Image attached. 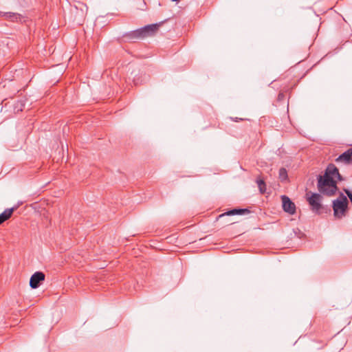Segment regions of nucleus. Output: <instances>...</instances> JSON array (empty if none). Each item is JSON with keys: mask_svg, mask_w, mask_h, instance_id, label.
Instances as JSON below:
<instances>
[{"mask_svg": "<svg viewBox=\"0 0 352 352\" xmlns=\"http://www.w3.org/2000/svg\"><path fill=\"white\" fill-rule=\"evenodd\" d=\"M335 178L340 181L343 180L338 168L331 164L327 166L323 175L318 176L317 187L320 194L331 197L336 193L338 188Z\"/></svg>", "mask_w": 352, "mask_h": 352, "instance_id": "1", "label": "nucleus"}, {"mask_svg": "<svg viewBox=\"0 0 352 352\" xmlns=\"http://www.w3.org/2000/svg\"><path fill=\"white\" fill-rule=\"evenodd\" d=\"M162 23L150 24L134 31L124 34V36L130 40L144 38L154 35L158 30Z\"/></svg>", "mask_w": 352, "mask_h": 352, "instance_id": "2", "label": "nucleus"}, {"mask_svg": "<svg viewBox=\"0 0 352 352\" xmlns=\"http://www.w3.org/2000/svg\"><path fill=\"white\" fill-rule=\"evenodd\" d=\"M349 201L347 197L340 192L339 197L333 201V215L337 219H342L346 215L348 210Z\"/></svg>", "mask_w": 352, "mask_h": 352, "instance_id": "3", "label": "nucleus"}, {"mask_svg": "<svg viewBox=\"0 0 352 352\" xmlns=\"http://www.w3.org/2000/svg\"><path fill=\"white\" fill-rule=\"evenodd\" d=\"M322 195L319 193H312L310 197L307 198V201L311 207V210L319 214L320 209L322 208L321 204Z\"/></svg>", "mask_w": 352, "mask_h": 352, "instance_id": "4", "label": "nucleus"}, {"mask_svg": "<svg viewBox=\"0 0 352 352\" xmlns=\"http://www.w3.org/2000/svg\"><path fill=\"white\" fill-rule=\"evenodd\" d=\"M281 200L283 210L289 214H294L296 212L294 203L286 195H282Z\"/></svg>", "mask_w": 352, "mask_h": 352, "instance_id": "5", "label": "nucleus"}, {"mask_svg": "<svg viewBox=\"0 0 352 352\" xmlns=\"http://www.w3.org/2000/svg\"><path fill=\"white\" fill-rule=\"evenodd\" d=\"M45 280V274L42 272H36L34 273L30 279V286L32 289L38 288L41 283Z\"/></svg>", "mask_w": 352, "mask_h": 352, "instance_id": "6", "label": "nucleus"}, {"mask_svg": "<svg viewBox=\"0 0 352 352\" xmlns=\"http://www.w3.org/2000/svg\"><path fill=\"white\" fill-rule=\"evenodd\" d=\"M0 16L4 17L5 19L10 20V21H13V22L25 21V20H23L24 17L21 14L16 13V12H0Z\"/></svg>", "mask_w": 352, "mask_h": 352, "instance_id": "7", "label": "nucleus"}, {"mask_svg": "<svg viewBox=\"0 0 352 352\" xmlns=\"http://www.w3.org/2000/svg\"><path fill=\"white\" fill-rule=\"evenodd\" d=\"M248 213H250V210L247 208H234L220 214L218 218L221 219L226 216L243 215Z\"/></svg>", "mask_w": 352, "mask_h": 352, "instance_id": "8", "label": "nucleus"}, {"mask_svg": "<svg viewBox=\"0 0 352 352\" xmlns=\"http://www.w3.org/2000/svg\"><path fill=\"white\" fill-rule=\"evenodd\" d=\"M336 162H344L346 164L351 163L352 162V148L342 153L336 159Z\"/></svg>", "mask_w": 352, "mask_h": 352, "instance_id": "9", "label": "nucleus"}, {"mask_svg": "<svg viewBox=\"0 0 352 352\" xmlns=\"http://www.w3.org/2000/svg\"><path fill=\"white\" fill-rule=\"evenodd\" d=\"M16 208L13 207L11 208L6 209L2 213L0 214L1 218L3 219V221H6L8 219H10L14 211Z\"/></svg>", "mask_w": 352, "mask_h": 352, "instance_id": "10", "label": "nucleus"}, {"mask_svg": "<svg viewBox=\"0 0 352 352\" xmlns=\"http://www.w3.org/2000/svg\"><path fill=\"white\" fill-rule=\"evenodd\" d=\"M256 183L258 184V186L259 188L260 192L263 194L266 191V185L263 179H257Z\"/></svg>", "mask_w": 352, "mask_h": 352, "instance_id": "11", "label": "nucleus"}, {"mask_svg": "<svg viewBox=\"0 0 352 352\" xmlns=\"http://www.w3.org/2000/svg\"><path fill=\"white\" fill-rule=\"evenodd\" d=\"M279 179L282 182H284V181L287 180V170L285 168H281L279 170Z\"/></svg>", "mask_w": 352, "mask_h": 352, "instance_id": "12", "label": "nucleus"}]
</instances>
